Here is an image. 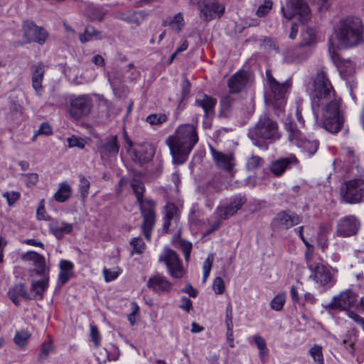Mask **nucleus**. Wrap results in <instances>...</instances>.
<instances>
[{"label":"nucleus","instance_id":"obj_42","mask_svg":"<svg viewBox=\"0 0 364 364\" xmlns=\"http://www.w3.org/2000/svg\"><path fill=\"white\" fill-rule=\"evenodd\" d=\"M263 163V159L258 156L252 155L247 159L246 167L249 171H252L261 166Z\"/></svg>","mask_w":364,"mask_h":364},{"label":"nucleus","instance_id":"obj_26","mask_svg":"<svg viewBox=\"0 0 364 364\" xmlns=\"http://www.w3.org/2000/svg\"><path fill=\"white\" fill-rule=\"evenodd\" d=\"M284 127L288 133V140L290 144L297 147L301 146L306 136L298 129L295 122L289 119H287L284 122Z\"/></svg>","mask_w":364,"mask_h":364},{"label":"nucleus","instance_id":"obj_2","mask_svg":"<svg viewBox=\"0 0 364 364\" xmlns=\"http://www.w3.org/2000/svg\"><path fill=\"white\" fill-rule=\"evenodd\" d=\"M198 141V136L194 125L186 124L178 127L175 134L167 139L173 163H184Z\"/></svg>","mask_w":364,"mask_h":364},{"label":"nucleus","instance_id":"obj_8","mask_svg":"<svg viewBox=\"0 0 364 364\" xmlns=\"http://www.w3.org/2000/svg\"><path fill=\"white\" fill-rule=\"evenodd\" d=\"M143 218L142 231L147 240H151V232L156 223V202L150 198L137 202Z\"/></svg>","mask_w":364,"mask_h":364},{"label":"nucleus","instance_id":"obj_12","mask_svg":"<svg viewBox=\"0 0 364 364\" xmlns=\"http://www.w3.org/2000/svg\"><path fill=\"white\" fill-rule=\"evenodd\" d=\"M22 29L26 43L34 42L43 45L48 36V32L43 27L37 26L31 21H24Z\"/></svg>","mask_w":364,"mask_h":364},{"label":"nucleus","instance_id":"obj_21","mask_svg":"<svg viewBox=\"0 0 364 364\" xmlns=\"http://www.w3.org/2000/svg\"><path fill=\"white\" fill-rule=\"evenodd\" d=\"M155 153L154 147L149 143L139 144L133 151V159L135 161L142 164L149 161Z\"/></svg>","mask_w":364,"mask_h":364},{"label":"nucleus","instance_id":"obj_7","mask_svg":"<svg viewBox=\"0 0 364 364\" xmlns=\"http://www.w3.org/2000/svg\"><path fill=\"white\" fill-rule=\"evenodd\" d=\"M340 194L347 203H360L364 198V180L359 178L344 182L341 186Z\"/></svg>","mask_w":364,"mask_h":364},{"label":"nucleus","instance_id":"obj_27","mask_svg":"<svg viewBox=\"0 0 364 364\" xmlns=\"http://www.w3.org/2000/svg\"><path fill=\"white\" fill-rule=\"evenodd\" d=\"M247 82V76L245 72L238 71L234 74L228 81V87L230 92H240Z\"/></svg>","mask_w":364,"mask_h":364},{"label":"nucleus","instance_id":"obj_51","mask_svg":"<svg viewBox=\"0 0 364 364\" xmlns=\"http://www.w3.org/2000/svg\"><path fill=\"white\" fill-rule=\"evenodd\" d=\"M7 200L8 205L12 206L20 198L21 194L18 191L6 192L3 194Z\"/></svg>","mask_w":364,"mask_h":364},{"label":"nucleus","instance_id":"obj_57","mask_svg":"<svg viewBox=\"0 0 364 364\" xmlns=\"http://www.w3.org/2000/svg\"><path fill=\"white\" fill-rule=\"evenodd\" d=\"M318 244L321 247L323 250L328 246V240L326 235L324 234V228H321V231L318 235Z\"/></svg>","mask_w":364,"mask_h":364},{"label":"nucleus","instance_id":"obj_22","mask_svg":"<svg viewBox=\"0 0 364 364\" xmlns=\"http://www.w3.org/2000/svg\"><path fill=\"white\" fill-rule=\"evenodd\" d=\"M146 286L155 293L161 294L170 291L172 284L164 276L156 274L148 279Z\"/></svg>","mask_w":364,"mask_h":364},{"label":"nucleus","instance_id":"obj_49","mask_svg":"<svg viewBox=\"0 0 364 364\" xmlns=\"http://www.w3.org/2000/svg\"><path fill=\"white\" fill-rule=\"evenodd\" d=\"M102 272L105 277V280L107 282H109L119 277V275L121 273V269L118 267L113 270L109 269H104Z\"/></svg>","mask_w":364,"mask_h":364},{"label":"nucleus","instance_id":"obj_23","mask_svg":"<svg viewBox=\"0 0 364 364\" xmlns=\"http://www.w3.org/2000/svg\"><path fill=\"white\" fill-rule=\"evenodd\" d=\"M31 81L32 87L36 93L41 95L43 86L42 82L46 73V68L43 63L33 64L31 68Z\"/></svg>","mask_w":364,"mask_h":364},{"label":"nucleus","instance_id":"obj_10","mask_svg":"<svg viewBox=\"0 0 364 364\" xmlns=\"http://www.w3.org/2000/svg\"><path fill=\"white\" fill-rule=\"evenodd\" d=\"M284 16L290 20L298 16L301 23H304L310 19V10L304 0H288L285 6L282 8Z\"/></svg>","mask_w":364,"mask_h":364},{"label":"nucleus","instance_id":"obj_58","mask_svg":"<svg viewBox=\"0 0 364 364\" xmlns=\"http://www.w3.org/2000/svg\"><path fill=\"white\" fill-rule=\"evenodd\" d=\"M53 346L51 341H44L41 346V355H48L53 349Z\"/></svg>","mask_w":364,"mask_h":364},{"label":"nucleus","instance_id":"obj_64","mask_svg":"<svg viewBox=\"0 0 364 364\" xmlns=\"http://www.w3.org/2000/svg\"><path fill=\"white\" fill-rule=\"evenodd\" d=\"M182 291L193 298H196L197 296V291L193 287L191 284H188L187 287L183 289Z\"/></svg>","mask_w":364,"mask_h":364},{"label":"nucleus","instance_id":"obj_28","mask_svg":"<svg viewBox=\"0 0 364 364\" xmlns=\"http://www.w3.org/2000/svg\"><path fill=\"white\" fill-rule=\"evenodd\" d=\"M41 278L39 279H33L31 280V291L36 293L40 299H42L44 296V292L48 287L49 284V273L37 274Z\"/></svg>","mask_w":364,"mask_h":364},{"label":"nucleus","instance_id":"obj_5","mask_svg":"<svg viewBox=\"0 0 364 364\" xmlns=\"http://www.w3.org/2000/svg\"><path fill=\"white\" fill-rule=\"evenodd\" d=\"M266 77L269 87V100L274 107L280 109L285 105L287 92L292 85L291 80L287 79L281 83L272 76L270 70H266Z\"/></svg>","mask_w":364,"mask_h":364},{"label":"nucleus","instance_id":"obj_61","mask_svg":"<svg viewBox=\"0 0 364 364\" xmlns=\"http://www.w3.org/2000/svg\"><path fill=\"white\" fill-rule=\"evenodd\" d=\"M108 80H109V82L111 87H112V89L115 90L119 87V86L122 82V78L120 76L114 77H111L109 75Z\"/></svg>","mask_w":364,"mask_h":364},{"label":"nucleus","instance_id":"obj_14","mask_svg":"<svg viewBox=\"0 0 364 364\" xmlns=\"http://www.w3.org/2000/svg\"><path fill=\"white\" fill-rule=\"evenodd\" d=\"M301 216L295 213L281 211L274 218L272 225L278 230H287L301 222Z\"/></svg>","mask_w":364,"mask_h":364},{"label":"nucleus","instance_id":"obj_38","mask_svg":"<svg viewBox=\"0 0 364 364\" xmlns=\"http://www.w3.org/2000/svg\"><path fill=\"white\" fill-rule=\"evenodd\" d=\"M131 187L136 197L137 202L144 199L143 198V194L145 188L143 183L140 180L137 178L132 179L131 181Z\"/></svg>","mask_w":364,"mask_h":364},{"label":"nucleus","instance_id":"obj_19","mask_svg":"<svg viewBox=\"0 0 364 364\" xmlns=\"http://www.w3.org/2000/svg\"><path fill=\"white\" fill-rule=\"evenodd\" d=\"M299 164L298 159L294 154H290L287 157L280 158L272 162L270 165L271 172L276 176H282L287 169L291 166Z\"/></svg>","mask_w":364,"mask_h":364},{"label":"nucleus","instance_id":"obj_53","mask_svg":"<svg viewBox=\"0 0 364 364\" xmlns=\"http://www.w3.org/2000/svg\"><path fill=\"white\" fill-rule=\"evenodd\" d=\"M52 132L51 127L48 123L43 122L41 124L38 132L33 136L32 141H34L36 139L37 136L39 134L50 135Z\"/></svg>","mask_w":364,"mask_h":364},{"label":"nucleus","instance_id":"obj_46","mask_svg":"<svg viewBox=\"0 0 364 364\" xmlns=\"http://www.w3.org/2000/svg\"><path fill=\"white\" fill-rule=\"evenodd\" d=\"M130 245L133 248L132 253H136V254H141L144 252L145 250V243L144 241L139 238V237H134L132 240L130 242Z\"/></svg>","mask_w":364,"mask_h":364},{"label":"nucleus","instance_id":"obj_62","mask_svg":"<svg viewBox=\"0 0 364 364\" xmlns=\"http://www.w3.org/2000/svg\"><path fill=\"white\" fill-rule=\"evenodd\" d=\"M214 257L212 254H210L203 264V270L210 271Z\"/></svg>","mask_w":364,"mask_h":364},{"label":"nucleus","instance_id":"obj_16","mask_svg":"<svg viewBox=\"0 0 364 364\" xmlns=\"http://www.w3.org/2000/svg\"><path fill=\"white\" fill-rule=\"evenodd\" d=\"M97 148L102 159L116 156L119 151L117 136H110L100 140L97 143Z\"/></svg>","mask_w":364,"mask_h":364},{"label":"nucleus","instance_id":"obj_24","mask_svg":"<svg viewBox=\"0 0 364 364\" xmlns=\"http://www.w3.org/2000/svg\"><path fill=\"white\" fill-rule=\"evenodd\" d=\"M200 13L207 21L211 19L214 15H223L225 7L219 4L215 0H205L203 5L199 6Z\"/></svg>","mask_w":364,"mask_h":364},{"label":"nucleus","instance_id":"obj_63","mask_svg":"<svg viewBox=\"0 0 364 364\" xmlns=\"http://www.w3.org/2000/svg\"><path fill=\"white\" fill-rule=\"evenodd\" d=\"M181 87H182V96L183 97H185L190 92L191 85H190L189 81L187 79H185L184 80H183V82L181 83Z\"/></svg>","mask_w":364,"mask_h":364},{"label":"nucleus","instance_id":"obj_45","mask_svg":"<svg viewBox=\"0 0 364 364\" xmlns=\"http://www.w3.org/2000/svg\"><path fill=\"white\" fill-rule=\"evenodd\" d=\"M165 218L171 220L178 219V208L174 203H168L165 206Z\"/></svg>","mask_w":364,"mask_h":364},{"label":"nucleus","instance_id":"obj_20","mask_svg":"<svg viewBox=\"0 0 364 364\" xmlns=\"http://www.w3.org/2000/svg\"><path fill=\"white\" fill-rule=\"evenodd\" d=\"M210 153L213 160L218 167L226 171H230L235 165V161L233 154H225L210 147Z\"/></svg>","mask_w":364,"mask_h":364},{"label":"nucleus","instance_id":"obj_41","mask_svg":"<svg viewBox=\"0 0 364 364\" xmlns=\"http://www.w3.org/2000/svg\"><path fill=\"white\" fill-rule=\"evenodd\" d=\"M168 25L174 32H179L181 28L183 26V18L181 13H178L174 16V17L170 21Z\"/></svg>","mask_w":364,"mask_h":364},{"label":"nucleus","instance_id":"obj_54","mask_svg":"<svg viewBox=\"0 0 364 364\" xmlns=\"http://www.w3.org/2000/svg\"><path fill=\"white\" fill-rule=\"evenodd\" d=\"M272 6L270 1H266L263 4L260 5L256 11V14L259 16H264L269 13Z\"/></svg>","mask_w":364,"mask_h":364},{"label":"nucleus","instance_id":"obj_55","mask_svg":"<svg viewBox=\"0 0 364 364\" xmlns=\"http://www.w3.org/2000/svg\"><path fill=\"white\" fill-rule=\"evenodd\" d=\"M355 340V336L352 333H348L346 334L345 338L343 339L342 342L346 349H348V347H349L350 350L353 351L354 350Z\"/></svg>","mask_w":364,"mask_h":364},{"label":"nucleus","instance_id":"obj_56","mask_svg":"<svg viewBox=\"0 0 364 364\" xmlns=\"http://www.w3.org/2000/svg\"><path fill=\"white\" fill-rule=\"evenodd\" d=\"M255 344L257 346L259 350H267V344L264 338L259 335H255L252 337Z\"/></svg>","mask_w":364,"mask_h":364},{"label":"nucleus","instance_id":"obj_18","mask_svg":"<svg viewBox=\"0 0 364 364\" xmlns=\"http://www.w3.org/2000/svg\"><path fill=\"white\" fill-rule=\"evenodd\" d=\"M245 202L246 199L245 198H235L228 205L218 206L216 209V213L220 220H227L241 209Z\"/></svg>","mask_w":364,"mask_h":364},{"label":"nucleus","instance_id":"obj_33","mask_svg":"<svg viewBox=\"0 0 364 364\" xmlns=\"http://www.w3.org/2000/svg\"><path fill=\"white\" fill-rule=\"evenodd\" d=\"M72 188L67 182L59 184V188L54 194V198L57 202L63 203L71 196Z\"/></svg>","mask_w":364,"mask_h":364},{"label":"nucleus","instance_id":"obj_43","mask_svg":"<svg viewBox=\"0 0 364 364\" xmlns=\"http://www.w3.org/2000/svg\"><path fill=\"white\" fill-rule=\"evenodd\" d=\"M302 45L310 46L314 42L316 35L314 31L311 28H306L301 33Z\"/></svg>","mask_w":364,"mask_h":364},{"label":"nucleus","instance_id":"obj_52","mask_svg":"<svg viewBox=\"0 0 364 364\" xmlns=\"http://www.w3.org/2000/svg\"><path fill=\"white\" fill-rule=\"evenodd\" d=\"M213 289L215 294H223L225 290V283L223 279L218 277H216L213 284Z\"/></svg>","mask_w":364,"mask_h":364},{"label":"nucleus","instance_id":"obj_9","mask_svg":"<svg viewBox=\"0 0 364 364\" xmlns=\"http://www.w3.org/2000/svg\"><path fill=\"white\" fill-rule=\"evenodd\" d=\"M92 107V99L89 95H73L69 98L68 113L72 119L79 120L90 114Z\"/></svg>","mask_w":364,"mask_h":364},{"label":"nucleus","instance_id":"obj_59","mask_svg":"<svg viewBox=\"0 0 364 364\" xmlns=\"http://www.w3.org/2000/svg\"><path fill=\"white\" fill-rule=\"evenodd\" d=\"M181 300L183 303L179 306V307L181 309L188 312L191 310L193 305L191 300L186 296H183L181 298Z\"/></svg>","mask_w":364,"mask_h":364},{"label":"nucleus","instance_id":"obj_48","mask_svg":"<svg viewBox=\"0 0 364 364\" xmlns=\"http://www.w3.org/2000/svg\"><path fill=\"white\" fill-rule=\"evenodd\" d=\"M67 141L69 147H77L79 149H83L86 144L84 139L76 136L68 138Z\"/></svg>","mask_w":364,"mask_h":364},{"label":"nucleus","instance_id":"obj_1","mask_svg":"<svg viewBox=\"0 0 364 364\" xmlns=\"http://www.w3.org/2000/svg\"><path fill=\"white\" fill-rule=\"evenodd\" d=\"M311 108L317 119L319 109L323 117V127L331 133L339 132L344 123V116L340 109V100L335 97V91L326 73L319 70L313 77Z\"/></svg>","mask_w":364,"mask_h":364},{"label":"nucleus","instance_id":"obj_35","mask_svg":"<svg viewBox=\"0 0 364 364\" xmlns=\"http://www.w3.org/2000/svg\"><path fill=\"white\" fill-rule=\"evenodd\" d=\"M100 35V32L99 31L93 27L87 26L85 28L84 33L80 35L79 39L81 43H85L94 38H99Z\"/></svg>","mask_w":364,"mask_h":364},{"label":"nucleus","instance_id":"obj_3","mask_svg":"<svg viewBox=\"0 0 364 364\" xmlns=\"http://www.w3.org/2000/svg\"><path fill=\"white\" fill-rule=\"evenodd\" d=\"M364 26L361 19L353 16L341 18L333 28L330 43L335 39L340 46L352 48L363 42Z\"/></svg>","mask_w":364,"mask_h":364},{"label":"nucleus","instance_id":"obj_4","mask_svg":"<svg viewBox=\"0 0 364 364\" xmlns=\"http://www.w3.org/2000/svg\"><path fill=\"white\" fill-rule=\"evenodd\" d=\"M248 136L255 146H261L259 139L275 140L279 137L277 123L267 116H262L250 129Z\"/></svg>","mask_w":364,"mask_h":364},{"label":"nucleus","instance_id":"obj_25","mask_svg":"<svg viewBox=\"0 0 364 364\" xmlns=\"http://www.w3.org/2000/svg\"><path fill=\"white\" fill-rule=\"evenodd\" d=\"M195 103L196 106L203 109L205 118L214 117L215 107L217 103L216 99L207 95H200L196 97Z\"/></svg>","mask_w":364,"mask_h":364},{"label":"nucleus","instance_id":"obj_15","mask_svg":"<svg viewBox=\"0 0 364 364\" xmlns=\"http://www.w3.org/2000/svg\"><path fill=\"white\" fill-rule=\"evenodd\" d=\"M356 300V295L352 291L347 290L334 296L328 304V307L331 309H339L348 312L355 305Z\"/></svg>","mask_w":364,"mask_h":364},{"label":"nucleus","instance_id":"obj_17","mask_svg":"<svg viewBox=\"0 0 364 364\" xmlns=\"http://www.w3.org/2000/svg\"><path fill=\"white\" fill-rule=\"evenodd\" d=\"M21 258L24 261L33 262L35 269L31 272V276H33V273L42 274L50 272V269L46 266V259L43 255L34 251H29L22 255Z\"/></svg>","mask_w":364,"mask_h":364},{"label":"nucleus","instance_id":"obj_30","mask_svg":"<svg viewBox=\"0 0 364 364\" xmlns=\"http://www.w3.org/2000/svg\"><path fill=\"white\" fill-rule=\"evenodd\" d=\"M9 299L16 306L19 305V296H22L25 299H31L29 294L27 292L26 287L24 284L20 283L15 284L8 292Z\"/></svg>","mask_w":364,"mask_h":364},{"label":"nucleus","instance_id":"obj_31","mask_svg":"<svg viewBox=\"0 0 364 364\" xmlns=\"http://www.w3.org/2000/svg\"><path fill=\"white\" fill-rule=\"evenodd\" d=\"M73 230V224L63 221L56 222L50 227L51 232L58 239L62 238L65 234L70 233Z\"/></svg>","mask_w":364,"mask_h":364},{"label":"nucleus","instance_id":"obj_47","mask_svg":"<svg viewBox=\"0 0 364 364\" xmlns=\"http://www.w3.org/2000/svg\"><path fill=\"white\" fill-rule=\"evenodd\" d=\"M178 245L184 254L185 260L188 262L190 259V255L192 250L191 242L184 240H180L178 242Z\"/></svg>","mask_w":364,"mask_h":364},{"label":"nucleus","instance_id":"obj_11","mask_svg":"<svg viewBox=\"0 0 364 364\" xmlns=\"http://www.w3.org/2000/svg\"><path fill=\"white\" fill-rule=\"evenodd\" d=\"M159 262H164L168 269V274L173 278H182L185 274L183 264L175 251L165 248L159 256Z\"/></svg>","mask_w":364,"mask_h":364},{"label":"nucleus","instance_id":"obj_50","mask_svg":"<svg viewBox=\"0 0 364 364\" xmlns=\"http://www.w3.org/2000/svg\"><path fill=\"white\" fill-rule=\"evenodd\" d=\"M90 337L94 343L95 348H98L101 342V336L97 328L95 326H90Z\"/></svg>","mask_w":364,"mask_h":364},{"label":"nucleus","instance_id":"obj_60","mask_svg":"<svg viewBox=\"0 0 364 364\" xmlns=\"http://www.w3.org/2000/svg\"><path fill=\"white\" fill-rule=\"evenodd\" d=\"M318 9L321 11H326L330 6L328 0H315Z\"/></svg>","mask_w":364,"mask_h":364},{"label":"nucleus","instance_id":"obj_6","mask_svg":"<svg viewBox=\"0 0 364 364\" xmlns=\"http://www.w3.org/2000/svg\"><path fill=\"white\" fill-rule=\"evenodd\" d=\"M307 266L311 271L309 278L322 287H331L336 282L337 269L318 262L307 261Z\"/></svg>","mask_w":364,"mask_h":364},{"label":"nucleus","instance_id":"obj_32","mask_svg":"<svg viewBox=\"0 0 364 364\" xmlns=\"http://www.w3.org/2000/svg\"><path fill=\"white\" fill-rule=\"evenodd\" d=\"M144 17L142 11H127L119 14V18L122 20L136 26H139Z\"/></svg>","mask_w":364,"mask_h":364},{"label":"nucleus","instance_id":"obj_39","mask_svg":"<svg viewBox=\"0 0 364 364\" xmlns=\"http://www.w3.org/2000/svg\"><path fill=\"white\" fill-rule=\"evenodd\" d=\"M31 334L26 331L17 332L14 336L15 343L21 348L24 347L29 339Z\"/></svg>","mask_w":364,"mask_h":364},{"label":"nucleus","instance_id":"obj_13","mask_svg":"<svg viewBox=\"0 0 364 364\" xmlns=\"http://www.w3.org/2000/svg\"><path fill=\"white\" fill-rule=\"evenodd\" d=\"M360 221L355 215H347L341 218L337 223L336 234L343 237L355 235L360 228Z\"/></svg>","mask_w":364,"mask_h":364},{"label":"nucleus","instance_id":"obj_29","mask_svg":"<svg viewBox=\"0 0 364 364\" xmlns=\"http://www.w3.org/2000/svg\"><path fill=\"white\" fill-rule=\"evenodd\" d=\"M59 268L58 282L63 285L74 276V264L69 260L63 259L60 262Z\"/></svg>","mask_w":364,"mask_h":364},{"label":"nucleus","instance_id":"obj_36","mask_svg":"<svg viewBox=\"0 0 364 364\" xmlns=\"http://www.w3.org/2000/svg\"><path fill=\"white\" fill-rule=\"evenodd\" d=\"M90 187V181L82 175L79 176L78 191L82 200H85L89 194Z\"/></svg>","mask_w":364,"mask_h":364},{"label":"nucleus","instance_id":"obj_44","mask_svg":"<svg viewBox=\"0 0 364 364\" xmlns=\"http://www.w3.org/2000/svg\"><path fill=\"white\" fill-rule=\"evenodd\" d=\"M166 120L167 116L162 113L150 114L146 117V122L151 125H160Z\"/></svg>","mask_w":364,"mask_h":364},{"label":"nucleus","instance_id":"obj_40","mask_svg":"<svg viewBox=\"0 0 364 364\" xmlns=\"http://www.w3.org/2000/svg\"><path fill=\"white\" fill-rule=\"evenodd\" d=\"M286 301L284 294H279L273 298L270 302V307L274 311H280L282 309Z\"/></svg>","mask_w":364,"mask_h":364},{"label":"nucleus","instance_id":"obj_37","mask_svg":"<svg viewBox=\"0 0 364 364\" xmlns=\"http://www.w3.org/2000/svg\"><path fill=\"white\" fill-rule=\"evenodd\" d=\"M298 147L307 152L310 156H312L318 148V142L316 140H309L305 138L304 141L301 142V146Z\"/></svg>","mask_w":364,"mask_h":364},{"label":"nucleus","instance_id":"obj_34","mask_svg":"<svg viewBox=\"0 0 364 364\" xmlns=\"http://www.w3.org/2000/svg\"><path fill=\"white\" fill-rule=\"evenodd\" d=\"M309 354L314 360L315 364H323V348L321 346L314 344L309 350Z\"/></svg>","mask_w":364,"mask_h":364}]
</instances>
